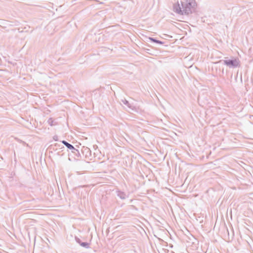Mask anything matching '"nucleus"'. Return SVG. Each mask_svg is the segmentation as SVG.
Wrapping results in <instances>:
<instances>
[{
    "instance_id": "9d476101",
    "label": "nucleus",
    "mask_w": 253,
    "mask_h": 253,
    "mask_svg": "<svg viewBox=\"0 0 253 253\" xmlns=\"http://www.w3.org/2000/svg\"><path fill=\"white\" fill-rule=\"evenodd\" d=\"M75 240H76V241L78 243H79V244H80V245H81V243H82V242H81V240H80L78 237H75Z\"/></svg>"
},
{
    "instance_id": "39448f33",
    "label": "nucleus",
    "mask_w": 253,
    "mask_h": 253,
    "mask_svg": "<svg viewBox=\"0 0 253 253\" xmlns=\"http://www.w3.org/2000/svg\"><path fill=\"white\" fill-rule=\"evenodd\" d=\"M149 40L154 42H155L156 43H158V44H163L164 43V42L161 41H159V40H158L154 38H151V37H150L149 38Z\"/></svg>"
},
{
    "instance_id": "f03ea898",
    "label": "nucleus",
    "mask_w": 253,
    "mask_h": 253,
    "mask_svg": "<svg viewBox=\"0 0 253 253\" xmlns=\"http://www.w3.org/2000/svg\"><path fill=\"white\" fill-rule=\"evenodd\" d=\"M223 63L229 68H235L239 66L240 61L238 58L225 59L223 60Z\"/></svg>"
},
{
    "instance_id": "1a4fd4ad",
    "label": "nucleus",
    "mask_w": 253,
    "mask_h": 253,
    "mask_svg": "<svg viewBox=\"0 0 253 253\" xmlns=\"http://www.w3.org/2000/svg\"><path fill=\"white\" fill-rule=\"evenodd\" d=\"M60 147V144H59L58 143H55V145H54L53 149L57 150L58 149V147Z\"/></svg>"
},
{
    "instance_id": "20e7f679",
    "label": "nucleus",
    "mask_w": 253,
    "mask_h": 253,
    "mask_svg": "<svg viewBox=\"0 0 253 253\" xmlns=\"http://www.w3.org/2000/svg\"><path fill=\"white\" fill-rule=\"evenodd\" d=\"M117 196L121 199L124 200L128 197V195H126L125 192L118 191H117Z\"/></svg>"
},
{
    "instance_id": "f257e3e1",
    "label": "nucleus",
    "mask_w": 253,
    "mask_h": 253,
    "mask_svg": "<svg viewBox=\"0 0 253 253\" xmlns=\"http://www.w3.org/2000/svg\"><path fill=\"white\" fill-rule=\"evenodd\" d=\"M180 6L178 2L173 5V10L177 14L188 15L195 11L197 3L195 0H186L184 2H181Z\"/></svg>"
},
{
    "instance_id": "0eeeda50",
    "label": "nucleus",
    "mask_w": 253,
    "mask_h": 253,
    "mask_svg": "<svg viewBox=\"0 0 253 253\" xmlns=\"http://www.w3.org/2000/svg\"><path fill=\"white\" fill-rule=\"evenodd\" d=\"M47 122L48 124L51 126H54L55 125L54 121L52 118H49Z\"/></svg>"
},
{
    "instance_id": "9b49d317",
    "label": "nucleus",
    "mask_w": 253,
    "mask_h": 253,
    "mask_svg": "<svg viewBox=\"0 0 253 253\" xmlns=\"http://www.w3.org/2000/svg\"><path fill=\"white\" fill-rule=\"evenodd\" d=\"M57 138H58V137H57V136H54L53 137V139H54V140H55V141H57Z\"/></svg>"
},
{
    "instance_id": "423d86ee",
    "label": "nucleus",
    "mask_w": 253,
    "mask_h": 253,
    "mask_svg": "<svg viewBox=\"0 0 253 253\" xmlns=\"http://www.w3.org/2000/svg\"><path fill=\"white\" fill-rule=\"evenodd\" d=\"M122 102L126 105L128 108H131V106L129 103V102L126 100V99H123L122 100Z\"/></svg>"
},
{
    "instance_id": "6e6552de",
    "label": "nucleus",
    "mask_w": 253,
    "mask_h": 253,
    "mask_svg": "<svg viewBox=\"0 0 253 253\" xmlns=\"http://www.w3.org/2000/svg\"><path fill=\"white\" fill-rule=\"evenodd\" d=\"M81 245L86 249L89 248V244L87 242H82Z\"/></svg>"
},
{
    "instance_id": "f8f14e48",
    "label": "nucleus",
    "mask_w": 253,
    "mask_h": 253,
    "mask_svg": "<svg viewBox=\"0 0 253 253\" xmlns=\"http://www.w3.org/2000/svg\"><path fill=\"white\" fill-rule=\"evenodd\" d=\"M64 148H64V146H61V148H59V149H64ZM62 151H63V150H62Z\"/></svg>"
},
{
    "instance_id": "7ed1b4c3",
    "label": "nucleus",
    "mask_w": 253,
    "mask_h": 253,
    "mask_svg": "<svg viewBox=\"0 0 253 253\" xmlns=\"http://www.w3.org/2000/svg\"><path fill=\"white\" fill-rule=\"evenodd\" d=\"M62 143L67 147L69 149L71 150V152L73 153L78 158L81 156L79 151L76 149L72 144H70L65 140L62 141Z\"/></svg>"
}]
</instances>
